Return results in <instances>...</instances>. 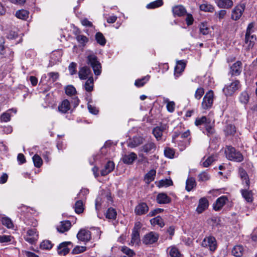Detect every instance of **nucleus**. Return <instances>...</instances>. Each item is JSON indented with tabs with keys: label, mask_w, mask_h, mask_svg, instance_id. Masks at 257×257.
I'll list each match as a JSON object with an SVG mask.
<instances>
[{
	"label": "nucleus",
	"mask_w": 257,
	"mask_h": 257,
	"mask_svg": "<svg viewBox=\"0 0 257 257\" xmlns=\"http://www.w3.org/2000/svg\"><path fill=\"white\" fill-rule=\"evenodd\" d=\"M196 186L195 179L193 177L188 178L186 181V190L190 191Z\"/></svg>",
	"instance_id": "7c9ffc66"
},
{
	"label": "nucleus",
	"mask_w": 257,
	"mask_h": 257,
	"mask_svg": "<svg viewBox=\"0 0 257 257\" xmlns=\"http://www.w3.org/2000/svg\"><path fill=\"white\" fill-rule=\"evenodd\" d=\"M13 237L11 235H0V243H7L12 241Z\"/></svg>",
	"instance_id": "0e129e2a"
},
{
	"label": "nucleus",
	"mask_w": 257,
	"mask_h": 257,
	"mask_svg": "<svg viewBox=\"0 0 257 257\" xmlns=\"http://www.w3.org/2000/svg\"><path fill=\"white\" fill-rule=\"evenodd\" d=\"M241 194L246 202H251L253 201V195L251 191L242 190L241 191Z\"/></svg>",
	"instance_id": "72a5a7b5"
},
{
	"label": "nucleus",
	"mask_w": 257,
	"mask_h": 257,
	"mask_svg": "<svg viewBox=\"0 0 257 257\" xmlns=\"http://www.w3.org/2000/svg\"><path fill=\"white\" fill-rule=\"evenodd\" d=\"M163 4L162 0H156L151 2L147 6L148 9H155L161 7Z\"/></svg>",
	"instance_id": "de8ad7c7"
},
{
	"label": "nucleus",
	"mask_w": 257,
	"mask_h": 257,
	"mask_svg": "<svg viewBox=\"0 0 257 257\" xmlns=\"http://www.w3.org/2000/svg\"><path fill=\"white\" fill-rule=\"evenodd\" d=\"M216 159V156L212 155L209 157L204 162L202 163V165L204 167H207L210 165L212 162H213Z\"/></svg>",
	"instance_id": "6e6d98bb"
},
{
	"label": "nucleus",
	"mask_w": 257,
	"mask_h": 257,
	"mask_svg": "<svg viewBox=\"0 0 257 257\" xmlns=\"http://www.w3.org/2000/svg\"><path fill=\"white\" fill-rule=\"evenodd\" d=\"M93 78L92 76H90L85 83V90L87 92L92 91L93 89Z\"/></svg>",
	"instance_id": "c9c22d12"
},
{
	"label": "nucleus",
	"mask_w": 257,
	"mask_h": 257,
	"mask_svg": "<svg viewBox=\"0 0 257 257\" xmlns=\"http://www.w3.org/2000/svg\"><path fill=\"white\" fill-rule=\"evenodd\" d=\"M204 93V89L200 87L197 89L195 93V97L197 99H200Z\"/></svg>",
	"instance_id": "69168bd1"
},
{
	"label": "nucleus",
	"mask_w": 257,
	"mask_h": 257,
	"mask_svg": "<svg viewBox=\"0 0 257 257\" xmlns=\"http://www.w3.org/2000/svg\"><path fill=\"white\" fill-rule=\"evenodd\" d=\"M117 213L114 209L113 208H109L107 209L105 213V216L109 219H114L116 218Z\"/></svg>",
	"instance_id": "ea45409f"
},
{
	"label": "nucleus",
	"mask_w": 257,
	"mask_h": 257,
	"mask_svg": "<svg viewBox=\"0 0 257 257\" xmlns=\"http://www.w3.org/2000/svg\"><path fill=\"white\" fill-rule=\"evenodd\" d=\"M165 102L167 103V110L170 112H173L175 109V102L174 101H170L168 99L166 100Z\"/></svg>",
	"instance_id": "680f3d73"
},
{
	"label": "nucleus",
	"mask_w": 257,
	"mask_h": 257,
	"mask_svg": "<svg viewBox=\"0 0 257 257\" xmlns=\"http://www.w3.org/2000/svg\"><path fill=\"white\" fill-rule=\"evenodd\" d=\"M242 63L240 61H237L234 63L231 67L230 73L231 75L238 76L242 71Z\"/></svg>",
	"instance_id": "ddd939ff"
},
{
	"label": "nucleus",
	"mask_w": 257,
	"mask_h": 257,
	"mask_svg": "<svg viewBox=\"0 0 257 257\" xmlns=\"http://www.w3.org/2000/svg\"><path fill=\"white\" fill-rule=\"evenodd\" d=\"M150 222L152 225H158L161 227H163L165 225L163 219L160 216L151 219Z\"/></svg>",
	"instance_id": "4c0bfd02"
},
{
	"label": "nucleus",
	"mask_w": 257,
	"mask_h": 257,
	"mask_svg": "<svg viewBox=\"0 0 257 257\" xmlns=\"http://www.w3.org/2000/svg\"><path fill=\"white\" fill-rule=\"evenodd\" d=\"M71 244V242L70 241H65L60 243L57 247V251L59 255H65L67 254L70 249L68 245Z\"/></svg>",
	"instance_id": "f8f14e48"
},
{
	"label": "nucleus",
	"mask_w": 257,
	"mask_h": 257,
	"mask_svg": "<svg viewBox=\"0 0 257 257\" xmlns=\"http://www.w3.org/2000/svg\"><path fill=\"white\" fill-rule=\"evenodd\" d=\"M210 29L206 23H202L200 25V32L203 35H207L209 33Z\"/></svg>",
	"instance_id": "5fc2aeb1"
},
{
	"label": "nucleus",
	"mask_w": 257,
	"mask_h": 257,
	"mask_svg": "<svg viewBox=\"0 0 257 257\" xmlns=\"http://www.w3.org/2000/svg\"><path fill=\"white\" fill-rule=\"evenodd\" d=\"M245 7L244 4L236 6L232 11L231 19L234 21L239 20L242 15Z\"/></svg>",
	"instance_id": "0eeeda50"
},
{
	"label": "nucleus",
	"mask_w": 257,
	"mask_h": 257,
	"mask_svg": "<svg viewBox=\"0 0 257 257\" xmlns=\"http://www.w3.org/2000/svg\"><path fill=\"white\" fill-rule=\"evenodd\" d=\"M172 12L174 16L181 17L186 13L184 7L181 5L176 6L173 8Z\"/></svg>",
	"instance_id": "4be33fe9"
},
{
	"label": "nucleus",
	"mask_w": 257,
	"mask_h": 257,
	"mask_svg": "<svg viewBox=\"0 0 257 257\" xmlns=\"http://www.w3.org/2000/svg\"><path fill=\"white\" fill-rule=\"evenodd\" d=\"M211 122L210 118H207L205 116H203L200 117L196 118L195 121V124L196 126H199L201 125H205V126L207 124H209Z\"/></svg>",
	"instance_id": "cd10ccee"
},
{
	"label": "nucleus",
	"mask_w": 257,
	"mask_h": 257,
	"mask_svg": "<svg viewBox=\"0 0 257 257\" xmlns=\"http://www.w3.org/2000/svg\"><path fill=\"white\" fill-rule=\"evenodd\" d=\"M214 94L212 91L207 92L203 97L201 107L203 109H208L211 107L213 102Z\"/></svg>",
	"instance_id": "423d86ee"
},
{
	"label": "nucleus",
	"mask_w": 257,
	"mask_h": 257,
	"mask_svg": "<svg viewBox=\"0 0 257 257\" xmlns=\"http://www.w3.org/2000/svg\"><path fill=\"white\" fill-rule=\"evenodd\" d=\"M16 16L19 19L26 20L29 16V12L25 10H19L16 12Z\"/></svg>",
	"instance_id": "58836bf2"
},
{
	"label": "nucleus",
	"mask_w": 257,
	"mask_h": 257,
	"mask_svg": "<svg viewBox=\"0 0 257 257\" xmlns=\"http://www.w3.org/2000/svg\"><path fill=\"white\" fill-rule=\"evenodd\" d=\"M236 132L235 127L231 124L227 125L224 129V132L226 136L233 135Z\"/></svg>",
	"instance_id": "c03bdc74"
},
{
	"label": "nucleus",
	"mask_w": 257,
	"mask_h": 257,
	"mask_svg": "<svg viewBox=\"0 0 257 257\" xmlns=\"http://www.w3.org/2000/svg\"><path fill=\"white\" fill-rule=\"evenodd\" d=\"M201 245L203 247L209 249L210 251L213 252L217 248L216 240L212 236L206 237L203 240Z\"/></svg>",
	"instance_id": "20e7f679"
},
{
	"label": "nucleus",
	"mask_w": 257,
	"mask_h": 257,
	"mask_svg": "<svg viewBox=\"0 0 257 257\" xmlns=\"http://www.w3.org/2000/svg\"><path fill=\"white\" fill-rule=\"evenodd\" d=\"M164 154L166 157L172 159L174 158L175 151L173 149L168 148L165 149Z\"/></svg>",
	"instance_id": "4d7b16f0"
},
{
	"label": "nucleus",
	"mask_w": 257,
	"mask_h": 257,
	"mask_svg": "<svg viewBox=\"0 0 257 257\" xmlns=\"http://www.w3.org/2000/svg\"><path fill=\"white\" fill-rule=\"evenodd\" d=\"M186 64L183 61H180L177 62V65L175 68L174 75L176 78L180 76L181 73L184 71L185 68Z\"/></svg>",
	"instance_id": "a211bd4d"
},
{
	"label": "nucleus",
	"mask_w": 257,
	"mask_h": 257,
	"mask_svg": "<svg viewBox=\"0 0 257 257\" xmlns=\"http://www.w3.org/2000/svg\"><path fill=\"white\" fill-rule=\"evenodd\" d=\"M71 108L70 102L67 99H65L59 105L58 109L59 112L65 113Z\"/></svg>",
	"instance_id": "f3484780"
},
{
	"label": "nucleus",
	"mask_w": 257,
	"mask_h": 257,
	"mask_svg": "<svg viewBox=\"0 0 257 257\" xmlns=\"http://www.w3.org/2000/svg\"><path fill=\"white\" fill-rule=\"evenodd\" d=\"M158 238L159 234L156 232L151 231L144 236L143 242L146 244H151L156 242Z\"/></svg>",
	"instance_id": "1a4fd4ad"
},
{
	"label": "nucleus",
	"mask_w": 257,
	"mask_h": 257,
	"mask_svg": "<svg viewBox=\"0 0 257 257\" xmlns=\"http://www.w3.org/2000/svg\"><path fill=\"white\" fill-rule=\"evenodd\" d=\"M180 133L175 132L172 136V141L174 143H177L180 147V150L181 151H183L190 144V142L189 140H187L183 144H182V141L181 139H179V138H180Z\"/></svg>",
	"instance_id": "9d476101"
},
{
	"label": "nucleus",
	"mask_w": 257,
	"mask_h": 257,
	"mask_svg": "<svg viewBox=\"0 0 257 257\" xmlns=\"http://www.w3.org/2000/svg\"><path fill=\"white\" fill-rule=\"evenodd\" d=\"M2 224L9 228H12L13 227V223L10 218L8 217H3L2 219Z\"/></svg>",
	"instance_id": "603ef678"
},
{
	"label": "nucleus",
	"mask_w": 257,
	"mask_h": 257,
	"mask_svg": "<svg viewBox=\"0 0 257 257\" xmlns=\"http://www.w3.org/2000/svg\"><path fill=\"white\" fill-rule=\"evenodd\" d=\"M208 206V202L205 198H202L199 200V204L196 208L198 213H201Z\"/></svg>",
	"instance_id": "6ab92c4d"
},
{
	"label": "nucleus",
	"mask_w": 257,
	"mask_h": 257,
	"mask_svg": "<svg viewBox=\"0 0 257 257\" xmlns=\"http://www.w3.org/2000/svg\"><path fill=\"white\" fill-rule=\"evenodd\" d=\"M200 10L204 12H213L214 11V7L208 3H203L200 5Z\"/></svg>",
	"instance_id": "a19ab883"
},
{
	"label": "nucleus",
	"mask_w": 257,
	"mask_h": 257,
	"mask_svg": "<svg viewBox=\"0 0 257 257\" xmlns=\"http://www.w3.org/2000/svg\"><path fill=\"white\" fill-rule=\"evenodd\" d=\"M77 237L79 240L87 242L91 239V234L89 230L85 229H82L78 232Z\"/></svg>",
	"instance_id": "9b49d317"
},
{
	"label": "nucleus",
	"mask_w": 257,
	"mask_h": 257,
	"mask_svg": "<svg viewBox=\"0 0 257 257\" xmlns=\"http://www.w3.org/2000/svg\"><path fill=\"white\" fill-rule=\"evenodd\" d=\"M26 241L30 243L33 244L38 239V233L36 229H29L24 236Z\"/></svg>",
	"instance_id": "6e6552de"
},
{
	"label": "nucleus",
	"mask_w": 257,
	"mask_h": 257,
	"mask_svg": "<svg viewBox=\"0 0 257 257\" xmlns=\"http://www.w3.org/2000/svg\"><path fill=\"white\" fill-rule=\"evenodd\" d=\"M198 177L199 181L205 182L210 179V176L207 172L203 171L198 175Z\"/></svg>",
	"instance_id": "49530a36"
},
{
	"label": "nucleus",
	"mask_w": 257,
	"mask_h": 257,
	"mask_svg": "<svg viewBox=\"0 0 257 257\" xmlns=\"http://www.w3.org/2000/svg\"><path fill=\"white\" fill-rule=\"evenodd\" d=\"M243 246L241 245H236L232 249V254L236 257H240L243 255L244 252Z\"/></svg>",
	"instance_id": "5701e85b"
},
{
	"label": "nucleus",
	"mask_w": 257,
	"mask_h": 257,
	"mask_svg": "<svg viewBox=\"0 0 257 257\" xmlns=\"http://www.w3.org/2000/svg\"><path fill=\"white\" fill-rule=\"evenodd\" d=\"M87 60L92 67L94 74L99 75L101 73V65L97 61L96 56L94 54H90L87 56Z\"/></svg>",
	"instance_id": "39448f33"
},
{
	"label": "nucleus",
	"mask_w": 257,
	"mask_h": 257,
	"mask_svg": "<svg viewBox=\"0 0 257 257\" xmlns=\"http://www.w3.org/2000/svg\"><path fill=\"white\" fill-rule=\"evenodd\" d=\"M75 211L76 213L80 214L84 210L83 202L81 200L76 201L75 204Z\"/></svg>",
	"instance_id": "a18cd8bd"
},
{
	"label": "nucleus",
	"mask_w": 257,
	"mask_h": 257,
	"mask_svg": "<svg viewBox=\"0 0 257 257\" xmlns=\"http://www.w3.org/2000/svg\"><path fill=\"white\" fill-rule=\"evenodd\" d=\"M227 200V197L225 196H222L219 197L213 204V209L215 211L220 210L225 204Z\"/></svg>",
	"instance_id": "4468645a"
},
{
	"label": "nucleus",
	"mask_w": 257,
	"mask_h": 257,
	"mask_svg": "<svg viewBox=\"0 0 257 257\" xmlns=\"http://www.w3.org/2000/svg\"><path fill=\"white\" fill-rule=\"evenodd\" d=\"M238 173L242 183H244L247 187H248L249 185V180L246 171L243 168H239Z\"/></svg>",
	"instance_id": "a878e982"
},
{
	"label": "nucleus",
	"mask_w": 257,
	"mask_h": 257,
	"mask_svg": "<svg viewBox=\"0 0 257 257\" xmlns=\"http://www.w3.org/2000/svg\"><path fill=\"white\" fill-rule=\"evenodd\" d=\"M157 202L159 204H167L170 202V198L165 193H160L157 197Z\"/></svg>",
	"instance_id": "c756f323"
},
{
	"label": "nucleus",
	"mask_w": 257,
	"mask_h": 257,
	"mask_svg": "<svg viewBox=\"0 0 257 257\" xmlns=\"http://www.w3.org/2000/svg\"><path fill=\"white\" fill-rule=\"evenodd\" d=\"M86 249V247L85 246H76L72 250V253L73 254H78L82 253L85 251Z\"/></svg>",
	"instance_id": "e2e57ef3"
},
{
	"label": "nucleus",
	"mask_w": 257,
	"mask_h": 257,
	"mask_svg": "<svg viewBox=\"0 0 257 257\" xmlns=\"http://www.w3.org/2000/svg\"><path fill=\"white\" fill-rule=\"evenodd\" d=\"M253 23H251L248 24L246 29L245 37V43L246 45H247V48L248 49L253 47L255 41L256 40L255 37L254 35H251L253 32Z\"/></svg>",
	"instance_id": "f03ea898"
},
{
	"label": "nucleus",
	"mask_w": 257,
	"mask_h": 257,
	"mask_svg": "<svg viewBox=\"0 0 257 257\" xmlns=\"http://www.w3.org/2000/svg\"><path fill=\"white\" fill-rule=\"evenodd\" d=\"M91 71L89 68L84 66L81 68L78 72L79 77L80 79H86L90 77Z\"/></svg>",
	"instance_id": "dca6fc26"
},
{
	"label": "nucleus",
	"mask_w": 257,
	"mask_h": 257,
	"mask_svg": "<svg viewBox=\"0 0 257 257\" xmlns=\"http://www.w3.org/2000/svg\"><path fill=\"white\" fill-rule=\"evenodd\" d=\"M140 241V234L138 231H133L132 234V239L131 242L129 243L130 245L138 244Z\"/></svg>",
	"instance_id": "f704fd0d"
},
{
	"label": "nucleus",
	"mask_w": 257,
	"mask_h": 257,
	"mask_svg": "<svg viewBox=\"0 0 257 257\" xmlns=\"http://www.w3.org/2000/svg\"><path fill=\"white\" fill-rule=\"evenodd\" d=\"M76 39L77 41L81 44H85L88 41L87 38L84 35H78L76 37Z\"/></svg>",
	"instance_id": "774afa93"
},
{
	"label": "nucleus",
	"mask_w": 257,
	"mask_h": 257,
	"mask_svg": "<svg viewBox=\"0 0 257 257\" xmlns=\"http://www.w3.org/2000/svg\"><path fill=\"white\" fill-rule=\"evenodd\" d=\"M149 210V207L146 203H141L135 208V212L137 215H141L146 214Z\"/></svg>",
	"instance_id": "2eb2a0df"
},
{
	"label": "nucleus",
	"mask_w": 257,
	"mask_h": 257,
	"mask_svg": "<svg viewBox=\"0 0 257 257\" xmlns=\"http://www.w3.org/2000/svg\"><path fill=\"white\" fill-rule=\"evenodd\" d=\"M121 251L130 257H133L135 254L134 250L126 246H122L121 247Z\"/></svg>",
	"instance_id": "3c124183"
},
{
	"label": "nucleus",
	"mask_w": 257,
	"mask_h": 257,
	"mask_svg": "<svg viewBox=\"0 0 257 257\" xmlns=\"http://www.w3.org/2000/svg\"><path fill=\"white\" fill-rule=\"evenodd\" d=\"M114 168V164L112 161H108L105 165L104 169L101 171L102 176H105L110 173Z\"/></svg>",
	"instance_id": "b1692460"
},
{
	"label": "nucleus",
	"mask_w": 257,
	"mask_h": 257,
	"mask_svg": "<svg viewBox=\"0 0 257 257\" xmlns=\"http://www.w3.org/2000/svg\"><path fill=\"white\" fill-rule=\"evenodd\" d=\"M249 100V95L247 92L243 91L239 96V101L241 103L246 104Z\"/></svg>",
	"instance_id": "09e8293b"
},
{
	"label": "nucleus",
	"mask_w": 257,
	"mask_h": 257,
	"mask_svg": "<svg viewBox=\"0 0 257 257\" xmlns=\"http://www.w3.org/2000/svg\"><path fill=\"white\" fill-rule=\"evenodd\" d=\"M143 143V139L141 137H136L131 140L128 143L127 146L132 148H135Z\"/></svg>",
	"instance_id": "c85d7f7f"
},
{
	"label": "nucleus",
	"mask_w": 257,
	"mask_h": 257,
	"mask_svg": "<svg viewBox=\"0 0 257 257\" xmlns=\"http://www.w3.org/2000/svg\"><path fill=\"white\" fill-rule=\"evenodd\" d=\"M77 64L74 62H72L70 64L68 69L71 75H73L75 74L76 72V68Z\"/></svg>",
	"instance_id": "338daca9"
},
{
	"label": "nucleus",
	"mask_w": 257,
	"mask_h": 257,
	"mask_svg": "<svg viewBox=\"0 0 257 257\" xmlns=\"http://www.w3.org/2000/svg\"><path fill=\"white\" fill-rule=\"evenodd\" d=\"M61 57V53L59 51L54 52L51 55V58L52 60H54L53 62L54 63H57V62L60 61Z\"/></svg>",
	"instance_id": "13d9d810"
},
{
	"label": "nucleus",
	"mask_w": 257,
	"mask_h": 257,
	"mask_svg": "<svg viewBox=\"0 0 257 257\" xmlns=\"http://www.w3.org/2000/svg\"><path fill=\"white\" fill-rule=\"evenodd\" d=\"M65 92L68 95H73L76 93V90L74 87L72 85H69L66 87Z\"/></svg>",
	"instance_id": "bf43d9fd"
},
{
	"label": "nucleus",
	"mask_w": 257,
	"mask_h": 257,
	"mask_svg": "<svg viewBox=\"0 0 257 257\" xmlns=\"http://www.w3.org/2000/svg\"><path fill=\"white\" fill-rule=\"evenodd\" d=\"M156 174V171L154 169L151 170L148 173H147L144 178V180L146 183L149 184L154 181Z\"/></svg>",
	"instance_id": "2f4dec72"
},
{
	"label": "nucleus",
	"mask_w": 257,
	"mask_h": 257,
	"mask_svg": "<svg viewBox=\"0 0 257 257\" xmlns=\"http://www.w3.org/2000/svg\"><path fill=\"white\" fill-rule=\"evenodd\" d=\"M33 161L34 166L37 168H40L42 165L43 161L41 158L37 154L33 157Z\"/></svg>",
	"instance_id": "8fccbe9b"
},
{
	"label": "nucleus",
	"mask_w": 257,
	"mask_h": 257,
	"mask_svg": "<svg viewBox=\"0 0 257 257\" xmlns=\"http://www.w3.org/2000/svg\"><path fill=\"white\" fill-rule=\"evenodd\" d=\"M53 246V244L50 240H45L40 244V247L44 249H50Z\"/></svg>",
	"instance_id": "864d4df0"
},
{
	"label": "nucleus",
	"mask_w": 257,
	"mask_h": 257,
	"mask_svg": "<svg viewBox=\"0 0 257 257\" xmlns=\"http://www.w3.org/2000/svg\"><path fill=\"white\" fill-rule=\"evenodd\" d=\"M240 87V82L235 80L229 84L226 85L223 89V91L225 95L231 96Z\"/></svg>",
	"instance_id": "7ed1b4c3"
},
{
	"label": "nucleus",
	"mask_w": 257,
	"mask_h": 257,
	"mask_svg": "<svg viewBox=\"0 0 257 257\" xmlns=\"http://www.w3.org/2000/svg\"><path fill=\"white\" fill-rule=\"evenodd\" d=\"M71 224L69 221H63L60 222V225L57 226V230L63 233L67 231L71 227Z\"/></svg>",
	"instance_id": "aec40b11"
},
{
	"label": "nucleus",
	"mask_w": 257,
	"mask_h": 257,
	"mask_svg": "<svg viewBox=\"0 0 257 257\" xmlns=\"http://www.w3.org/2000/svg\"><path fill=\"white\" fill-rule=\"evenodd\" d=\"M150 77V76L147 75L141 79H137L135 81V85L137 87L143 86L149 81Z\"/></svg>",
	"instance_id": "79ce46f5"
},
{
	"label": "nucleus",
	"mask_w": 257,
	"mask_h": 257,
	"mask_svg": "<svg viewBox=\"0 0 257 257\" xmlns=\"http://www.w3.org/2000/svg\"><path fill=\"white\" fill-rule=\"evenodd\" d=\"M156 150V145L152 142L148 143L142 147V151L148 154L153 153Z\"/></svg>",
	"instance_id": "393cba45"
},
{
	"label": "nucleus",
	"mask_w": 257,
	"mask_h": 257,
	"mask_svg": "<svg viewBox=\"0 0 257 257\" xmlns=\"http://www.w3.org/2000/svg\"><path fill=\"white\" fill-rule=\"evenodd\" d=\"M233 5L232 0H218L217 2V5L220 8L229 9Z\"/></svg>",
	"instance_id": "bb28decb"
},
{
	"label": "nucleus",
	"mask_w": 257,
	"mask_h": 257,
	"mask_svg": "<svg viewBox=\"0 0 257 257\" xmlns=\"http://www.w3.org/2000/svg\"><path fill=\"white\" fill-rule=\"evenodd\" d=\"M11 111H13L15 113H16L17 112V110L16 109H9L7 112L3 113V114H2V115L1 116L0 119L2 121L8 122L10 120L11 116V115L10 114Z\"/></svg>",
	"instance_id": "e433bc0d"
},
{
	"label": "nucleus",
	"mask_w": 257,
	"mask_h": 257,
	"mask_svg": "<svg viewBox=\"0 0 257 257\" xmlns=\"http://www.w3.org/2000/svg\"><path fill=\"white\" fill-rule=\"evenodd\" d=\"M50 82H54L57 80L59 74L57 72H51L48 74Z\"/></svg>",
	"instance_id": "052dcab7"
},
{
	"label": "nucleus",
	"mask_w": 257,
	"mask_h": 257,
	"mask_svg": "<svg viewBox=\"0 0 257 257\" xmlns=\"http://www.w3.org/2000/svg\"><path fill=\"white\" fill-rule=\"evenodd\" d=\"M225 153L226 158L230 161L240 162L243 160L242 155L231 146H227L226 148Z\"/></svg>",
	"instance_id": "f257e3e1"
},
{
	"label": "nucleus",
	"mask_w": 257,
	"mask_h": 257,
	"mask_svg": "<svg viewBox=\"0 0 257 257\" xmlns=\"http://www.w3.org/2000/svg\"><path fill=\"white\" fill-rule=\"evenodd\" d=\"M137 155L135 153L132 152L128 154L124 155L122 160L124 163L131 164L137 159Z\"/></svg>",
	"instance_id": "412c9836"
},
{
	"label": "nucleus",
	"mask_w": 257,
	"mask_h": 257,
	"mask_svg": "<svg viewBox=\"0 0 257 257\" xmlns=\"http://www.w3.org/2000/svg\"><path fill=\"white\" fill-rule=\"evenodd\" d=\"M165 129V126H157L155 127L153 131V133L155 138L158 140L160 139L162 136L163 132Z\"/></svg>",
	"instance_id": "473e14b6"
},
{
	"label": "nucleus",
	"mask_w": 257,
	"mask_h": 257,
	"mask_svg": "<svg viewBox=\"0 0 257 257\" xmlns=\"http://www.w3.org/2000/svg\"><path fill=\"white\" fill-rule=\"evenodd\" d=\"M95 39L97 42L101 46H104L106 44V40L100 32H97L95 35Z\"/></svg>",
	"instance_id": "37998d69"
}]
</instances>
